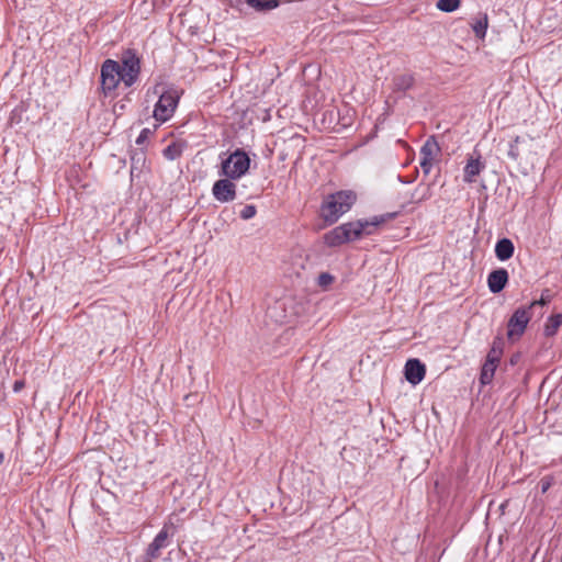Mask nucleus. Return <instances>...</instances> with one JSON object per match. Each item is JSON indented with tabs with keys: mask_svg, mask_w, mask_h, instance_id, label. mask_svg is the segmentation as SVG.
<instances>
[{
	"mask_svg": "<svg viewBox=\"0 0 562 562\" xmlns=\"http://www.w3.org/2000/svg\"><path fill=\"white\" fill-rule=\"evenodd\" d=\"M504 342L502 338L496 337L492 344L491 349H496L497 351H503Z\"/></svg>",
	"mask_w": 562,
	"mask_h": 562,
	"instance_id": "31",
	"label": "nucleus"
},
{
	"mask_svg": "<svg viewBox=\"0 0 562 562\" xmlns=\"http://www.w3.org/2000/svg\"><path fill=\"white\" fill-rule=\"evenodd\" d=\"M502 356H503V351H497L496 349H490L485 360L492 361L494 363H499Z\"/></svg>",
	"mask_w": 562,
	"mask_h": 562,
	"instance_id": "28",
	"label": "nucleus"
},
{
	"mask_svg": "<svg viewBox=\"0 0 562 562\" xmlns=\"http://www.w3.org/2000/svg\"><path fill=\"white\" fill-rule=\"evenodd\" d=\"M145 160L146 157L144 150H133L131 154V175H134L135 171H142Z\"/></svg>",
	"mask_w": 562,
	"mask_h": 562,
	"instance_id": "21",
	"label": "nucleus"
},
{
	"mask_svg": "<svg viewBox=\"0 0 562 562\" xmlns=\"http://www.w3.org/2000/svg\"><path fill=\"white\" fill-rule=\"evenodd\" d=\"M460 4L461 0H438L436 7L440 11L449 13L459 9Z\"/></svg>",
	"mask_w": 562,
	"mask_h": 562,
	"instance_id": "22",
	"label": "nucleus"
},
{
	"mask_svg": "<svg viewBox=\"0 0 562 562\" xmlns=\"http://www.w3.org/2000/svg\"><path fill=\"white\" fill-rule=\"evenodd\" d=\"M357 201V194L352 190H341L329 194L321 206L322 217L327 223H335L347 213Z\"/></svg>",
	"mask_w": 562,
	"mask_h": 562,
	"instance_id": "2",
	"label": "nucleus"
},
{
	"mask_svg": "<svg viewBox=\"0 0 562 562\" xmlns=\"http://www.w3.org/2000/svg\"><path fill=\"white\" fill-rule=\"evenodd\" d=\"M123 77L120 72V63L113 59H105L100 69V89L104 97H111Z\"/></svg>",
	"mask_w": 562,
	"mask_h": 562,
	"instance_id": "4",
	"label": "nucleus"
},
{
	"mask_svg": "<svg viewBox=\"0 0 562 562\" xmlns=\"http://www.w3.org/2000/svg\"><path fill=\"white\" fill-rule=\"evenodd\" d=\"M541 492L546 493L551 486V480L549 477H543L540 481Z\"/></svg>",
	"mask_w": 562,
	"mask_h": 562,
	"instance_id": "32",
	"label": "nucleus"
},
{
	"mask_svg": "<svg viewBox=\"0 0 562 562\" xmlns=\"http://www.w3.org/2000/svg\"><path fill=\"white\" fill-rule=\"evenodd\" d=\"M535 314H537L538 316H542L543 315V310L536 308L535 312H533V315Z\"/></svg>",
	"mask_w": 562,
	"mask_h": 562,
	"instance_id": "34",
	"label": "nucleus"
},
{
	"mask_svg": "<svg viewBox=\"0 0 562 562\" xmlns=\"http://www.w3.org/2000/svg\"><path fill=\"white\" fill-rule=\"evenodd\" d=\"M415 78L413 74H400L392 79V90L396 92H405L414 87Z\"/></svg>",
	"mask_w": 562,
	"mask_h": 562,
	"instance_id": "13",
	"label": "nucleus"
},
{
	"mask_svg": "<svg viewBox=\"0 0 562 562\" xmlns=\"http://www.w3.org/2000/svg\"><path fill=\"white\" fill-rule=\"evenodd\" d=\"M162 153L165 158L175 160L181 156V148L176 143H172L168 145Z\"/></svg>",
	"mask_w": 562,
	"mask_h": 562,
	"instance_id": "24",
	"label": "nucleus"
},
{
	"mask_svg": "<svg viewBox=\"0 0 562 562\" xmlns=\"http://www.w3.org/2000/svg\"><path fill=\"white\" fill-rule=\"evenodd\" d=\"M521 142V138L520 136H516L510 143H509V148H508V151H507V155L509 158H512L513 160H517L520 156V153H519V148H518V145L519 143Z\"/></svg>",
	"mask_w": 562,
	"mask_h": 562,
	"instance_id": "25",
	"label": "nucleus"
},
{
	"mask_svg": "<svg viewBox=\"0 0 562 562\" xmlns=\"http://www.w3.org/2000/svg\"><path fill=\"white\" fill-rule=\"evenodd\" d=\"M485 168V164L481 160V156L477 155L476 158L470 156L468 162L463 169V181L467 183H472L475 181V178L481 173V171Z\"/></svg>",
	"mask_w": 562,
	"mask_h": 562,
	"instance_id": "12",
	"label": "nucleus"
},
{
	"mask_svg": "<svg viewBox=\"0 0 562 562\" xmlns=\"http://www.w3.org/2000/svg\"><path fill=\"white\" fill-rule=\"evenodd\" d=\"M23 386H24V382L23 381H15L14 385H13V391L14 392H19Z\"/></svg>",
	"mask_w": 562,
	"mask_h": 562,
	"instance_id": "33",
	"label": "nucleus"
},
{
	"mask_svg": "<svg viewBox=\"0 0 562 562\" xmlns=\"http://www.w3.org/2000/svg\"><path fill=\"white\" fill-rule=\"evenodd\" d=\"M232 180L226 177L214 182L212 194L216 201L227 203L236 199V184Z\"/></svg>",
	"mask_w": 562,
	"mask_h": 562,
	"instance_id": "8",
	"label": "nucleus"
},
{
	"mask_svg": "<svg viewBox=\"0 0 562 562\" xmlns=\"http://www.w3.org/2000/svg\"><path fill=\"white\" fill-rule=\"evenodd\" d=\"M169 533L164 527L148 544L145 554V562H154L161 555V550L169 546Z\"/></svg>",
	"mask_w": 562,
	"mask_h": 562,
	"instance_id": "9",
	"label": "nucleus"
},
{
	"mask_svg": "<svg viewBox=\"0 0 562 562\" xmlns=\"http://www.w3.org/2000/svg\"><path fill=\"white\" fill-rule=\"evenodd\" d=\"M471 26L476 37L484 38L488 26L487 14L480 13V16L471 23Z\"/></svg>",
	"mask_w": 562,
	"mask_h": 562,
	"instance_id": "19",
	"label": "nucleus"
},
{
	"mask_svg": "<svg viewBox=\"0 0 562 562\" xmlns=\"http://www.w3.org/2000/svg\"><path fill=\"white\" fill-rule=\"evenodd\" d=\"M515 246L509 238H502L495 245L496 258L501 261H506L513 257Z\"/></svg>",
	"mask_w": 562,
	"mask_h": 562,
	"instance_id": "14",
	"label": "nucleus"
},
{
	"mask_svg": "<svg viewBox=\"0 0 562 562\" xmlns=\"http://www.w3.org/2000/svg\"><path fill=\"white\" fill-rule=\"evenodd\" d=\"M440 150L436 137L429 136L420 148V159L434 160Z\"/></svg>",
	"mask_w": 562,
	"mask_h": 562,
	"instance_id": "15",
	"label": "nucleus"
},
{
	"mask_svg": "<svg viewBox=\"0 0 562 562\" xmlns=\"http://www.w3.org/2000/svg\"><path fill=\"white\" fill-rule=\"evenodd\" d=\"M3 460H4V454H3V452H0V464L3 462Z\"/></svg>",
	"mask_w": 562,
	"mask_h": 562,
	"instance_id": "35",
	"label": "nucleus"
},
{
	"mask_svg": "<svg viewBox=\"0 0 562 562\" xmlns=\"http://www.w3.org/2000/svg\"><path fill=\"white\" fill-rule=\"evenodd\" d=\"M250 166V158L243 149H236L222 161L220 176L229 179H239L247 173Z\"/></svg>",
	"mask_w": 562,
	"mask_h": 562,
	"instance_id": "3",
	"label": "nucleus"
},
{
	"mask_svg": "<svg viewBox=\"0 0 562 562\" xmlns=\"http://www.w3.org/2000/svg\"><path fill=\"white\" fill-rule=\"evenodd\" d=\"M562 325V313L550 316L544 325V336L552 337L557 334L559 327Z\"/></svg>",
	"mask_w": 562,
	"mask_h": 562,
	"instance_id": "20",
	"label": "nucleus"
},
{
	"mask_svg": "<svg viewBox=\"0 0 562 562\" xmlns=\"http://www.w3.org/2000/svg\"><path fill=\"white\" fill-rule=\"evenodd\" d=\"M498 367V363H494L492 361L485 360L483 363L481 374H480V382L483 385H487L493 381L495 371Z\"/></svg>",
	"mask_w": 562,
	"mask_h": 562,
	"instance_id": "18",
	"label": "nucleus"
},
{
	"mask_svg": "<svg viewBox=\"0 0 562 562\" xmlns=\"http://www.w3.org/2000/svg\"><path fill=\"white\" fill-rule=\"evenodd\" d=\"M179 101L176 90H167L162 92L155 105L154 117L161 123L168 121L175 113Z\"/></svg>",
	"mask_w": 562,
	"mask_h": 562,
	"instance_id": "7",
	"label": "nucleus"
},
{
	"mask_svg": "<svg viewBox=\"0 0 562 562\" xmlns=\"http://www.w3.org/2000/svg\"><path fill=\"white\" fill-rule=\"evenodd\" d=\"M395 213L373 216L371 220H358L336 226L325 234V243L329 247H337L342 244L357 240L363 235H371L375 228L383 224L387 218H393Z\"/></svg>",
	"mask_w": 562,
	"mask_h": 562,
	"instance_id": "1",
	"label": "nucleus"
},
{
	"mask_svg": "<svg viewBox=\"0 0 562 562\" xmlns=\"http://www.w3.org/2000/svg\"><path fill=\"white\" fill-rule=\"evenodd\" d=\"M431 183L425 184L419 183L411 195V201L414 203H420L431 198Z\"/></svg>",
	"mask_w": 562,
	"mask_h": 562,
	"instance_id": "16",
	"label": "nucleus"
},
{
	"mask_svg": "<svg viewBox=\"0 0 562 562\" xmlns=\"http://www.w3.org/2000/svg\"><path fill=\"white\" fill-rule=\"evenodd\" d=\"M256 206L252 204H248L240 211L239 215L243 220H250L256 215Z\"/></svg>",
	"mask_w": 562,
	"mask_h": 562,
	"instance_id": "27",
	"label": "nucleus"
},
{
	"mask_svg": "<svg viewBox=\"0 0 562 562\" xmlns=\"http://www.w3.org/2000/svg\"><path fill=\"white\" fill-rule=\"evenodd\" d=\"M509 274L504 268L493 270L487 276V285L492 293L496 294L503 291L508 283Z\"/></svg>",
	"mask_w": 562,
	"mask_h": 562,
	"instance_id": "11",
	"label": "nucleus"
},
{
	"mask_svg": "<svg viewBox=\"0 0 562 562\" xmlns=\"http://www.w3.org/2000/svg\"><path fill=\"white\" fill-rule=\"evenodd\" d=\"M120 63V72L123 77L125 87H132L140 74V58L135 49L128 48L122 53Z\"/></svg>",
	"mask_w": 562,
	"mask_h": 562,
	"instance_id": "5",
	"label": "nucleus"
},
{
	"mask_svg": "<svg viewBox=\"0 0 562 562\" xmlns=\"http://www.w3.org/2000/svg\"><path fill=\"white\" fill-rule=\"evenodd\" d=\"M432 161L434 160L420 159L419 165L425 176H428L430 173V170L432 168Z\"/></svg>",
	"mask_w": 562,
	"mask_h": 562,
	"instance_id": "29",
	"label": "nucleus"
},
{
	"mask_svg": "<svg viewBox=\"0 0 562 562\" xmlns=\"http://www.w3.org/2000/svg\"><path fill=\"white\" fill-rule=\"evenodd\" d=\"M335 278L328 272H322L317 278V284L318 286L323 289H327L333 282Z\"/></svg>",
	"mask_w": 562,
	"mask_h": 562,
	"instance_id": "26",
	"label": "nucleus"
},
{
	"mask_svg": "<svg viewBox=\"0 0 562 562\" xmlns=\"http://www.w3.org/2000/svg\"><path fill=\"white\" fill-rule=\"evenodd\" d=\"M510 363L515 364L516 363V359L512 358Z\"/></svg>",
	"mask_w": 562,
	"mask_h": 562,
	"instance_id": "36",
	"label": "nucleus"
},
{
	"mask_svg": "<svg viewBox=\"0 0 562 562\" xmlns=\"http://www.w3.org/2000/svg\"><path fill=\"white\" fill-rule=\"evenodd\" d=\"M426 374V367L418 359H409L405 364V378L406 380L416 385L423 381Z\"/></svg>",
	"mask_w": 562,
	"mask_h": 562,
	"instance_id": "10",
	"label": "nucleus"
},
{
	"mask_svg": "<svg viewBox=\"0 0 562 562\" xmlns=\"http://www.w3.org/2000/svg\"><path fill=\"white\" fill-rule=\"evenodd\" d=\"M532 316L533 312L528 306H520L515 310L507 322V338L512 341L519 339Z\"/></svg>",
	"mask_w": 562,
	"mask_h": 562,
	"instance_id": "6",
	"label": "nucleus"
},
{
	"mask_svg": "<svg viewBox=\"0 0 562 562\" xmlns=\"http://www.w3.org/2000/svg\"><path fill=\"white\" fill-rule=\"evenodd\" d=\"M551 301V295L549 290H544L541 294V297L539 300H535L531 302L528 307L535 312L536 308L543 310V307L549 304Z\"/></svg>",
	"mask_w": 562,
	"mask_h": 562,
	"instance_id": "23",
	"label": "nucleus"
},
{
	"mask_svg": "<svg viewBox=\"0 0 562 562\" xmlns=\"http://www.w3.org/2000/svg\"><path fill=\"white\" fill-rule=\"evenodd\" d=\"M150 134V130L149 128H143L138 135V137L136 138V144L137 145H142L146 142V139L148 138Z\"/></svg>",
	"mask_w": 562,
	"mask_h": 562,
	"instance_id": "30",
	"label": "nucleus"
},
{
	"mask_svg": "<svg viewBox=\"0 0 562 562\" xmlns=\"http://www.w3.org/2000/svg\"><path fill=\"white\" fill-rule=\"evenodd\" d=\"M245 2L258 12L273 10L280 4V0H245Z\"/></svg>",
	"mask_w": 562,
	"mask_h": 562,
	"instance_id": "17",
	"label": "nucleus"
}]
</instances>
